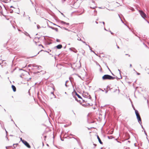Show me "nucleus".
Returning <instances> with one entry per match:
<instances>
[{
  "label": "nucleus",
  "instance_id": "nucleus-1",
  "mask_svg": "<svg viewBox=\"0 0 149 149\" xmlns=\"http://www.w3.org/2000/svg\"><path fill=\"white\" fill-rule=\"evenodd\" d=\"M115 79V77H113L109 74H105L102 77V79L103 80H113Z\"/></svg>",
  "mask_w": 149,
  "mask_h": 149
},
{
  "label": "nucleus",
  "instance_id": "nucleus-2",
  "mask_svg": "<svg viewBox=\"0 0 149 149\" xmlns=\"http://www.w3.org/2000/svg\"><path fill=\"white\" fill-rule=\"evenodd\" d=\"M141 15L148 23L149 24V22L145 19V17H146L147 16L145 13L143 11H139Z\"/></svg>",
  "mask_w": 149,
  "mask_h": 149
},
{
  "label": "nucleus",
  "instance_id": "nucleus-3",
  "mask_svg": "<svg viewBox=\"0 0 149 149\" xmlns=\"http://www.w3.org/2000/svg\"><path fill=\"white\" fill-rule=\"evenodd\" d=\"M23 143L27 148H30L31 147L29 143H28L26 141H23Z\"/></svg>",
  "mask_w": 149,
  "mask_h": 149
},
{
  "label": "nucleus",
  "instance_id": "nucleus-4",
  "mask_svg": "<svg viewBox=\"0 0 149 149\" xmlns=\"http://www.w3.org/2000/svg\"><path fill=\"white\" fill-rule=\"evenodd\" d=\"M136 117L139 123L140 124V125L142 124L141 119L140 115L137 116Z\"/></svg>",
  "mask_w": 149,
  "mask_h": 149
},
{
  "label": "nucleus",
  "instance_id": "nucleus-5",
  "mask_svg": "<svg viewBox=\"0 0 149 149\" xmlns=\"http://www.w3.org/2000/svg\"><path fill=\"white\" fill-rule=\"evenodd\" d=\"M62 47V45L61 44H59L55 46L54 48H56L58 49H60Z\"/></svg>",
  "mask_w": 149,
  "mask_h": 149
},
{
  "label": "nucleus",
  "instance_id": "nucleus-6",
  "mask_svg": "<svg viewBox=\"0 0 149 149\" xmlns=\"http://www.w3.org/2000/svg\"><path fill=\"white\" fill-rule=\"evenodd\" d=\"M69 49L72 51H73L74 52L76 53L77 52V50L75 49L74 48H69Z\"/></svg>",
  "mask_w": 149,
  "mask_h": 149
},
{
  "label": "nucleus",
  "instance_id": "nucleus-7",
  "mask_svg": "<svg viewBox=\"0 0 149 149\" xmlns=\"http://www.w3.org/2000/svg\"><path fill=\"white\" fill-rule=\"evenodd\" d=\"M48 51H44L43 50H41L40 52H39L37 54H36V55H35L34 56H36V55H37L38 54H39V53H40V52H41V51H44L45 52H47L48 53H49V52H51V50H50L49 49H48ZM33 56H32V57H33Z\"/></svg>",
  "mask_w": 149,
  "mask_h": 149
},
{
  "label": "nucleus",
  "instance_id": "nucleus-8",
  "mask_svg": "<svg viewBox=\"0 0 149 149\" xmlns=\"http://www.w3.org/2000/svg\"><path fill=\"white\" fill-rule=\"evenodd\" d=\"M11 88L14 92H15L16 91V88L15 86L13 85H12Z\"/></svg>",
  "mask_w": 149,
  "mask_h": 149
},
{
  "label": "nucleus",
  "instance_id": "nucleus-9",
  "mask_svg": "<svg viewBox=\"0 0 149 149\" xmlns=\"http://www.w3.org/2000/svg\"><path fill=\"white\" fill-rule=\"evenodd\" d=\"M60 22L62 24H66L67 25H69V24L68 23H66L63 21L60 20Z\"/></svg>",
  "mask_w": 149,
  "mask_h": 149
},
{
  "label": "nucleus",
  "instance_id": "nucleus-10",
  "mask_svg": "<svg viewBox=\"0 0 149 149\" xmlns=\"http://www.w3.org/2000/svg\"><path fill=\"white\" fill-rule=\"evenodd\" d=\"M97 138L100 143L101 144H103V142L102 141L98 135H97Z\"/></svg>",
  "mask_w": 149,
  "mask_h": 149
},
{
  "label": "nucleus",
  "instance_id": "nucleus-11",
  "mask_svg": "<svg viewBox=\"0 0 149 149\" xmlns=\"http://www.w3.org/2000/svg\"><path fill=\"white\" fill-rule=\"evenodd\" d=\"M113 132V130H111L109 131L107 133V134H112Z\"/></svg>",
  "mask_w": 149,
  "mask_h": 149
},
{
  "label": "nucleus",
  "instance_id": "nucleus-12",
  "mask_svg": "<svg viewBox=\"0 0 149 149\" xmlns=\"http://www.w3.org/2000/svg\"><path fill=\"white\" fill-rule=\"evenodd\" d=\"M75 95L77 96L78 98L81 99H82V97L79 94H78L76 92H75Z\"/></svg>",
  "mask_w": 149,
  "mask_h": 149
},
{
  "label": "nucleus",
  "instance_id": "nucleus-13",
  "mask_svg": "<svg viewBox=\"0 0 149 149\" xmlns=\"http://www.w3.org/2000/svg\"><path fill=\"white\" fill-rule=\"evenodd\" d=\"M32 65V66L33 67H37V68H39V67H40L41 68H42V67L40 66H38L37 65H36L35 64H33Z\"/></svg>",
  "mask_w": 149,
  "mask_h": 149
},
{
  "label": "nucleus",
  "instance_id": "nucleus-14",
  "mask_svg": "<svg viewBox=\"0 0 149 149\" xmlns=\"http://www.w3.org/2000/svg\"><path fill=\"white\" fill-rule=\"evenodd\" d=\"M135 112L136 116L140 115L138 111L137 110H135Z\"/></svg>",
  "mask_w": 149,
  "mask_h": 149
},
{
  "label": "nucleus",
  "instance_id": "nucleus-15",
  "mask_svg": "<svg viewBox=\"0 0 149 149\" xmlns=\"http://www.w3.org/2000/svg\"><path fill=\"white\" fill-rule=\"evenodd\" d=\"M24 34L27 36H28L30 38H31V37L30 36L29 34L27 33L25 31V33H24Z\"/></svg>",
  "mask_w": 149,
  "mask_h": 149
},
{
  "label": "nucleus",
  "instance_id": "nucleus-16",
  "mask_svg": "<svg viewBox=\"0 0 149 149\" xmlns=\"http://www.w3.org/2000/svg\"><path fill=\"white\" fill-rule=\"evenodd\" d=\"M88 46L91 52H93L95 54H96L95 53V52L92 50V48L89 45H88Z\"/></svg>",
  "mask_w": 149,
  "mask_h": 149
},
{
  "label": "nucleus",
  "instance_id": "nucleus-17",
  "mask_svg": "<svg viewBox=\"0 0 149 149\" xmlns=\"http://www.w3.org/2000/svg\"><path fill=\"white\" fill-rule=\"evenodd\" d=\"M74 98H75V100L77 101V102H79L81 104V102H80L81 101L79 100H78V99L77 98V97H74Z\"/></svg>",
  "mask_w": 149,
  "mask_h": 149
},
{
  "label": "nucleus",
  "instance_id": "nucleus-18",
  "mask_svg": "<svg viewBox=\"0 0 149 149\" xmlns=\"http://www.w3.org/2000/svg\"><path fill=\"white\" fill-rule=\"evenodd\" d=\"M120 76V78H118V77H117L116 76V77H115V78H116V79H117V80H118L119 79H122V77L121 76H121Z\"/></svg>",
  "mask_w": 149,
  "mask_h": 149
},
{
  "label": "nucleus",
  "instance_id": "nucleus-19",
  "mask_svg": "<svg viewBox=\"0 0 149 149\" xmlns=\"http://www.w3.org/2000/svg\"><path fill=\"white\" fill-rule=\"evenodd\" d=\"M88 123L90 124V123H95V121H89V120H88Z\"/></svg>",
  "mask_w": 149,
  "mask_h": 149
},
{
  "label": "nucleus",
  "instance_id": "nucleus-20",
  "mask_svg": "<svg viewBox=\"0 0 149 149\" xmlns=\"http://www.w3.org/2000/svg\"><path fill=\"white\" fill-rule=\"evenodd\" d=\"M143 131H144V133H145V135L146 136V138L148 139V138H147L148 136H147V133L146 132V131L145 130H143Z\"/></svg>",
  "mask_w": 149,
  "mask_h": 149
},
{
  "label": "nucleus",
  "instance_id": "nucleus-21",
  "mask_svg": "<svg viewBox=\"0 0 149 149\" xmlns=\"http://www.w3.org/2000/svg\"><path fill=\"white\" fill-rule=\"evenodd\" d=\"M47 25H48V26L49 28H50L52 29H54V27H52V26H50L48 24Z\"/></svg>",
  "mask_w": 149,
  "mask_h": 149
},
{
  "label": "nucleus",
  "instance_id": "nucleus-22",
  "mask_svg": "<svg viewBox=\"0 0 149 149\" xmlns=\"http://www.w3.org/2000/svg\"><path fill=\"white\" fill-rule=\"evenodd\" d=\"M82 106H83V107H87V104H82Z\"/></svg>",
  "mask_w": 149,
  "mask_h": 149
},
{
  "label": "nucleus",
  "instance_id": "nucleus-23",
  "mask_svg": "<svg viewBox=\"0 0 149 149\" xmlns=\"http://www.w3.org/2000/svg\"><path fill=\"white\" fill-rule=\"evenodd\" d=\"M108 138L109 139H112L113 138V137H112V136H108Z\"/></svg>",
  "mask_w": 149,
  "mask_h": 149
},
{
  "label": "nucleus",
  "instance_id": "nucleus-24",
  "mask_svg": "<svg viewBox=\"0 0 149 149\" xmlns=\"http://www.w3.org/2000/svg\"><path fill=\"white\" fill-rule=\"evenodd\" d=\"M96 65H98L100 67L101 66L97 62V61H96Z\"/></svg>",
  "mask_w": 149,
  "mask_h": 149
},
{
  "label": "nucleus",
  "instance_id": "nucleus-25",
  "mask_svg": "<svg viewBox=\"0 0 149 149\" xmlns=\"http://www.w3.org/2000/svg\"><path fill=\"white\" fill-rule=\"evenodd\" d=\"M53 30H55L57 32L58 31V29L57 28H55L54 27V29Z\"/></svg>",
  "mask_w": 149,
  "mask_h": 149
},
{
  "label": "nucleus",
  "instance_id": "nucleus-26",
  "mask_svg": "<svg viewBox=\"0 0 149 149\" xmlns=\"http://www.w3.org/2000/svg\"><path fill=\"white\" fill-rule=\"evenodd\" d=\"M37 28L38 29H39L40 28V26L38 24L37 25Z\"/></svg>",
  "mask_w": 149,
  "mask_h": 149
},
{
  "label": "nucleus",
  "instance_id": "nucleus-27",
  "mask_svg": "<svg viewBox=\"0 0 149 149\" xmlns=\"http://www.w3.org/2000/svg\"><path fill=\"white\" fill-rule=\"evenodd\" d=\"M134 33V34H135V36H137V37H138V38H139V39L140 40H141V38H140L139 37V36H138L137 35H136V34H135Z\"/></svg>",
  "mask_w": 149,
  "mask_h": 149
},
{
  "label": "nucleus",
  "instance_id": "nucleus-28",
  "mask_svg": "<svg viewBox=\"0 0 149 149\" xmlns=\"http://www.w3.org/2000/svg\"><path fill=\"white\" fill-rule=\"evenodd\" d=\"M56 41L57 42H60V40L59 39H56Z\"/></svg>",
  "mask_w": 149,
  "mask_h": 149
},
{
  "label": "nucleus",
  "instance_id": "nucleus-29",
  "mask_svg": "<svg viewBox=\"0 0 149 149\" xmlns=\"http://www.w3.org/2000/svg\"><path fill=\"white\" fill-rule=\"evenodd\" d=\"M69 79H70V81H71V82H72V80L71 79H72L73 80V78H72V77H69Z\"/></svg>",
  "mask_w": 149,
  "mask_h": 149
},
{
  "label": "nucleus",
  "instance_id": "nucleus-30",
  "mask_svg": "<svg viewBox=\"0 0 149 149\" xmlns=\"http://www.w3.org/2000/svg\"><path fill=\"white\" fill-rule=\"evenodd\" d=\"M18 145V143H15V144H13V146H14V148H15V147L14 146V145Z\"/></svg>",
  "mask_w": 149,
  "mask_h": 149
},
{
  "label": "nucleus",
  "instance_id": "nucleus-31",
  "mask_svg": "<svg viewBox=\"0 0 149 149\" xmlns=\"http://www.w3.org/2000/svg\"><path fill=\"white\" fill-rule=\"evenodd\" d=\"M4 61V60H3V61H2V62L1 63H0V65H1V66L2 67V68H3V65H2L1 64L2 63H3V61Z\"/></svg>",
  "mask_w": 149,
  "mask_h": 149
},
{
  "label": "nucleus",
  "instance_id": "nucleus-32",
  "mask_svg": "<svg viewBox=\"0 0 149 149\" xmlns=\"http://www.w3.org/2000/svg\"><path fill=\"white\" fill-rule=\"evenodd\" d=\"M20 141L22 142L23 143V141H25L24 140L22 139V138H20Z\"/></svg>",
  "mask_w": 149,
  "mask_h": 149
},
{
  "label": "nucleus",
  "instance_id": "nucleus-33",
  "mask_svg": "<svg viewBox=\"0 0 149 149\" xmlns=\"http://www.w3.org/2000/svg\"><path fill=\"white\" fill-rule=\"evenodd\" d=\"M87 104V106H92V105H90V104L89 103H88ZM92 105H93V104H92Z\"/></svg>",
  "mask_w": 149,
  "mask_h": 149
},
{
  "label": "nucleus",
  "instance_id": "nucleus-34",
  "mask_svg": "<svg viewBox=\"0 0 149 149\" xmlns=\"http://www.w3.org/2000/svg\"><path fill=\"white\" fill-rule=\"evenodd\" d=\"M132 107H133V109H134V111H135V110H136V109H135V108L134 107V106L133 104H132Z\"/></svg>",
  "mask_w": 149,
  "mask_h": 149
},
{
  "label": "nucleus",
  "instance_id": "nucleus-35",
  "mask_svg": "<svg viewBox=\"0 0 149 149\" xmlns=\"http://www.w3.org/2000/svg\"><path fill=\"white\" fill-rule=\"evenodd\" d=\"M4 129L5 130V131H6V136H7V134L8 133V132L6 130V129H5V128H4Z\"/></svg>",
  "mask_w": 149,
  "mask_h": 149
},
{
  "label": "nucleus",
  "instance_id": "nucleus-36",
  "mask_svg": "<svg viewBox=\"0 0 149 149\" xmlns=\"http://www.w3.org/2000/svg\"><path fill=\"white\" fill-rule=\"evenodd\" d=\"M108 31L112 35H113L114 33L112 32L111 31Z\"/></svg>",
  "mask_w": 149,
  "mask_h": 149
},
{
  "label": "nucleus",
  "instance_id": "nucleus-37",
  "mask_svg": "<svg viewBox=\"0 0 149 149\" xmlns=\"http://www.w3.org/2000/svg\"><path fill=\"white\" fill-rule=\"evenodd\" d=\"M13 10H12L11 9L10 10V13H13Z\"/></svg>",
  "mask_w": 149,
  "mask_h": 149
},
{
  "label": "nucleus",
  "instance_id": "nucleus-38",
  "mask_svg": "<svg viewBox=\"0 0 149 149\" xmlns=\"http://www.w3.org/2000/svg\"><path fill=\"white\" fill-rule=\"evenodd\" d=\"M88 130H90L91 129H92V128H94V127H91V128H88Z\"/></svg>",
  "mask_w": 149,
  "mask_h": 149
},
{
  "label": "nucleus",
  "instance_id": "nucleus-39",
  "mask_svg": "<svg viewBox=\"0 0 149 149\" xmlns=\"http://www.w3.org/2000/svg\"><path fill=\"white\" fill-rule=\"evenodd\" d=\"M125 40L127 41H128L129 40V39L128 38H126L125 39Z\"/></svg>",
  "mask_w": 149,
  "mask_h": 149
},
{
  "label": "nucleus",
  "instance_id": "nucleus-40",
  "mask_svg": "<svg viewBox=\"0 0 149 149\" xmlns=\"http://www.w3.org/2000/svg\"><path fill=\"white\" fill-rule=\"evenodd\" d=\"M135 72L138 75H139L140 74V73L137 72L136 71H135Z\"/></svg>",
  "mask_w": 149,
  "mask_h": 149
},
{
  "label": "nucleus",
  "instance_id": "nucleus-41",
  "mask_svg": "<svg viewBox=\"0 0 149 149\" xmlns=\"http://www.w3.org/2000/svg\"><path fill=\"white\" fill-rule=\"evenodd\" d=\"M140 125L141 126V128L143 129V130H145L144 128L143 127V126L141 125H141Z\"/></svg>",
  "mask_w": 149,
  "mask_h": 149
},
{
  "label": "nucleus",
  "instance_id": "nucleus-42",
  "mask_svg": "<svg viewBox=\"0 0 149 149\" xmlns=\"http://www.w3.org/2000/svg\"><path fill=\"white\" fill-rule=\"evenodd\" d=\"M118 70L119 71V74H120V76H121V72H120V70H119V69H118Z\"/></svg>",
  "mask_w": 149,
  "mask_h": 149
},
{
  "label": "nucleus",
  "instance_id": "nucleus-43",
  "mask_svg": "<svg viewBox=\"0 0 149 149\" xmlns=\"http://www.w3.org/2000/svg\"><path fill=\"white\" fill-rule=\"evenodd\" d=\"M77 40L81 41H82L81 39L80 38H77Z\"/></svg>",
  "mask_w": 149,
  "mask_h": 149
},
{
  "label": "nucleus",
  "instance_id": "nucleus-44",
  "mask_svg": "<svg viewBox=\"0 0 149 149\" xmlns=\"http://www.w3.org/2000/svg\"><path fill=\"white\" fill-rule=\"evenodd\" d=\"M77 142H78V143L79 144H80V141H78V140H77Z\"/></svg>",
  "mask_w": 149,
  "mask_h": 149
},
{
  "label": "nucleus",
  "instance_id": "nucleus-45",
  "mask_svg": "<svg viewBox=\"0 0 149 149\" xmlns=\"http://www.w3.org/2000/svg\"><path fill=\"white\" fill-rule=\"evenodd\" d=\"M31 66H32V65L31 64H29L28 65V67H31Z\"/></svg>",
  "mask_w": 149,
  "mask_h": 149
},
{
  "label": "nucleus",
  "instance_id": "nucleus-46",
  "mask_svg": "<svg viewBox=\"0 0 149 149\" xmlns=\"http://www.w3.org/2000/svg\"><path fill=\"white\" fill-rule=\"evenodd\" d=\"M88 98L89 99H91V97L90 95H89Z\"/></svg>",
  "mask_w": 149,
  "mask_h": 149
},
{
  "label": "nucleus",
  "instance_id": "nucleus-47",
  "mask_svg": "<svg viewBox=\"0 0 149 149\" xmlns=\"http://www.w3.org/2000/svg\"><path fill=\"white\" fill-rule=\"evenodd\" d=\"M99 89L101 91H103V92L104 91V90H102V89H101L100 88H99Z\"/></svg>",
  "mask_w": 149,
  "mask_h": 149
},
{
  "label": "nucleus",
  "instance_id": "nucleus-48",
  "mask_svg": "<svg viewBox=\"0 0 149 149\" xmlns=\"http://www.w3.org/2000/svg\"><path fill=\"white\" fill-rule=\"evenodd\" d=\"M51 93L52 94H53V95H54V92H52Z\"/></svg>",
  "mask_w": 149,
  "mask_h": 149
},
{
  "label": "nucleus",
  "instance_id": "nucleus-49",
  "mask_svg": "<svg viewBox=\"0 0 149 149\" xmlns=\"http://www.w3.org/2000/svg\"><path fill=\"white\" fill-rule=\"evenodd\" d=\"M93 145L94 146V148L96 146H97V145L95 144V143H93Z\"/></svg>",
  "mask_w": 149,
  "mask_h": 149
},
{
  "label": "nucleus",
  "instance_id": "nucleus-50",
  "mask_svg": "<svg viewBox=\"0 0 149 149\" xmlns=\"http://www.w3.org/2000/svg\"><path fill=\"white\" fill-rule=\"evenodd\" d=\"M100 67V72H101V71H102V68L101 67Z\"/></svg>",
  "mask_w": 149,
  "mask_h": 149
},
{
  "label": "nucleus",
  "instance_id": "nucleus-51",
  "mask_svg": "<svg viewBox=\"0 0 149 149\" xmlns=\"http://www.w3.org/2000/svg\"><path fill=\"white\" fill-rule=\"evenodd\" d=\"M107 68L111 72L110 69H109V68L108 67V66H107Z\"/></svg>",
  "mask_w": 149,
  "mask_h": 149
},
{
  "label": "nucleus",
  "instance_id": "nucleus-52",
  "mask_svg": "<svg viewBox=\"0 0 149 149\" xmlns=\"http://www.w3.org/2000/svg\"><path fill=\"white\" fill-rule=\"evenodd\" d=\"M81 41L83 43H84V44H86V42L85 41H83L82 40V41Z\"/></svg>",
  "mask_w": 149,
  "mask_h": 149
},
{
  "label": "nucleus",
  "instance_id": "nucleus-53",
  "mask_svg": "<svg viewBox=\"0 0 149 149\" xmlns=\"http://www.w3.org/2000/svg\"><path fill=\"white\" fill-rule=\"evenodd\" d=\"M107 9L108 10H111V11H113L114 10L113 9H110H110H108L107 8Z\"/></svg>",
  "mask_w": 149,
  "mask_h": 149
},
{
  "label": "nucleus",
  "instance_id": "nucleus-54",
  "mask_svg": "<svg viewBox=\"0 0 149 149\" xmlns=\"http://www.w3.org/2000/svg\"><path fill=\"white\" fill-rule=\"evenodd\" d=\"M63 28L64 29H65V30H68L67 28H65V27H63Z\"/></svg>",
  "mask_w": 149,
  "mask_h": 149
},
{
  "label": "nucleus",
  "instance_id": "nucleus-55",
  "mask_svg": "<svg viewBox=\"0 0 149 149\" xmlns=\"http://www.w3.org/2000/svg\"><path fill=\"white\" fill-rule=\"evenodd\" d=\"M11 121H13V122L14 124H15V123L14 121H13V119H11Z\"/></svg>",
  "mask_w": 149,
  "mask_h": 149
},
{
  "label": "nucleus",
  "instance_id": "nucleus-56",
  "mask_svg": "<svg viewBox=\"0 0 149 149\" xmlns=\"http://www.w3.org/2000/svg\"><path fill=\"white\" fill-rule=\"evenodd\" d=\"M104 63L105 65L106 66V67L107 66V64L106 63H105V62H103Z\"/></svg>",
  "mask_w": 149,
  "mask_h": 149
},
{
  "label": "nucleus",
  "instance_id": "nucleus-57",
  "mask_svg": "<svg viewBox=\"0 0 149 149\" xmlns=\"http://www.w3.org/2000/svg\"><path fill=\"white\" fill-rule=\"evenodd\" d=\"M116 46H117V48H118V49H119L120 48V47H119L118 46L117 44H116Z\"/></svg>",
  "mask_w": 149,
  "mask_h": 149
},
{
  "label": "nucleus",
  "instance_id": "nucleus-58",
  "mask_svg": "<svg viewBox=\"0 0 149 149\" xmlns=\"http://www.w3.org/2000/svg\"><path fill=\"white\" fill-rule=\"evenodd\" d=\"M61 14L64 17H65V15L63 14L62 13H61Z\"/></svg>",
  "mask_w": 149,
  "mask_h": 149
},
{
  "label": "nucleus",
  "instance_id": "nucleus-59",
  "mask_svg": "<svg viewBox=\"0 0 149 149\" xmlns=\"http://www.w3.org/2000/svg\"><path fill=\"white\" fill-rule=\"evenodd\" d=\"M72 138H74V139L76 140H77V139L76 138H75L74 137H72Z\"/></svg>",
  "mask_w": 149,
  "mask_h": 149
},
{
  "label": "nucleus",
  "instance_id": "nucleus-60",
  "mask_svg": "<svg viewBox=\"0 0 149 149\" xmlns=\"http://www.w3.org/2000/svg\"><path fill=\"white\" fill-rule=\"evenodd\" d=\"M39 72H38H38H34V74H37V73H39Z\"/></svg>",
  "mask_w": 149,
  "mask_h": 149
},
{
  "label": "nucleus",
  "instance_id": "nucleus-61",
  "mask_svg": "<svg viewBox=\"0 0 149 149\" xmlns=\"http://www.w3.org/2000/svg\"><path fill=\"white\" fill-rule=\"evenodd\" d=\"M31 78H29V79H28V80H27V81H29L30 80H31Z\"/></svg>",
  "mask_w": 149,
  "mask_h": 149
},
{
  "label": "nucleus",
  "instance_id": "nucleus-62",
  "mask_svg": "<svg viewBox=\"0 0 149 149\" xmlns=\"http://www.w3.org/2000/svg\"><path fill=\"white\" fill-rule=\"evenodd\" d=\"M92 0V2L93 3H94L95 2L93 0Z\"/></svg>",
  "mask_w": 149,
  "mask_h": 149
},
{
  "label": "nucleus",
  "instance_id": "nucleus-63",
  "mask_svg": "<svg viewBox=\"0 0 149 149\" xmlns=\"http://www.w3.org/2000/svg\"><path fill=\"white\" fill-rule=\"evenodd\" d=\"M108 92V91L107 90H106V91H105V93H107V92Z\"/></svg>",
  "mask_w": 149,
  "mask_h": 149
},
{
  "label": "nucleus",
  "instance_id": "nucleus-64",
  "mask_svg": "<svg viewBox=\"0 0 149 149\" xmlns=\"http://www.w3.org/2000/svg\"><path fill=\"white\" fill-rule=\"evenodd\" d=\"M130 68H131L132 67V65L131 64H130Z\"/></svg>",
  "mask_w": 149,
  "mask_h": 149
}]
</instances>
